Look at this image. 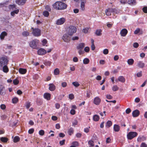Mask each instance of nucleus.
<instances>
[{
	"label": "nucleus",
	"mask_w": 147,
	"mask_h": 147,
	"mask_svg": "<svg viewBox=\"0 0 147 147\" xmlns=\"http://www.w3.org/2000/svg\"><path fill=\"white\" fill-rule=\"evenodd\" d=\"M52 5L54 9L57 10L65 9L67 6L65 3L58 1L55 2Z\"/></svg>",
	"instance_id": "obj_1"
},
{
	"label": "nucleus",
	"mask_w": 147,
	"mask_h": 147,
	"mask_svg": "<svg viewBox=\"0 0 147 147\" xmlns=\"http://www.w3.org/2000/svg\"><path fill=\"white\" fill-rule=\"evenodd\" d=\"M39 42V40L37 39H35L30 42V45L33 49H38L37 45Z\"/></svg>",
	"instance_id": "obj_2"
},
{
	"label": "nucleus",
	"mask_w": 147,
	"mask_h": 147,
	"mask_svg": "<svg viewBox=\"0 0 147 147\" xmlns=\"http://www.w3.org/2000/svg\"><path fill=\"white\" fill-rule=\"evenodd\" d=\"M138 135L137 132L134 131H130L127 134V138L128 139L131 140L136 137Z\"/></svg>",
	"instance_id": "obj_3"
},
{
	"label": "nucleus",
	"mask_w": 147,
	"mask_h": 147,
	"mask_svg": "<svg viewBox=\"0 0 147 147\" xmlns=\"http://www.w3.org/2000/svg\"><path fill=\"white\" fill-rule=\"evenodd\" d=\"M77 31L76 28L73 26H71L69 27L68 29V33L70 36H72L76 33Z\"/></svg>",
	"instance_id": "obj_4"
},
{
	"label": "nucleus",
	"mask_w": 147,
	"mask_h": 147,
	"mask_svg": "<svg viewBox=\"0 0 147 147\" xmlns=\"http://www.w3.org/2000/svg\"><path fill=\"white\" fill-rule=\"evenodd\" d=\"M31 29L32 30V34L33 35L35 36H38L41 35V30L38 28H32Z\"/></svg>",
	"instance_id": "obj_5"
},
{
	"label": "nucleus",
	"mask_w": 147,
	"mask_h": 147,
	"mask_svg": "<svg viewBox=\"0 0 147 147\" xmlns=\"http://www.w3.org/2000/svg\"><path fill=\"white\" fill-rule=\"evenodd\" d=\"M8 60L5 57H2L0 58V66L2 67L3 65H7L8 64Z\"/></svg>",
	"instance_id": "obj_6"
},
{
	"label": "nucleus",
	"mask_w": 147,
	"mask_h": 147,
	"mask_svg": "<svg viewBox=\"0 0 147 147\" xmlns=\"http://www.w3.org/2000/svg\"><path fill=\"white\" fill-rule=\"evenodd\" d=\"M115 9L109 8L105 10V12L106 15L109 16L111 15V12H113L117 13Z\"/></svg>",
	"instance_id": "obj_7"
},
{
	"label": "nucleus",
	"mask_w": 147,
	"mask_h": 147,
	"mask_svg": "<svg viewBox=\"0 0 147 147\" xmlns=\"http://www.w3.org/2000/svg\"><path fill=\"white\" fill-rule=\"evenodd\" d=\"M62 38L65 42H69L71 40V37L68 34H65L63 35Z\"/></svg>",
	"instance_id": "obj_8"
},
{
	"label": "nucleus",
	"mask_w": 147,
	"mask_h": 147,
	"mask_svg": "<svg viewBox=\"0 0 147 147\" xmlns=\"http://www.w3.org/2000/svg\"><path fill=\"white\" fill-rule=\"evenodd\" d=\"M37 54L39 55H45L47 53L46 51L43 48H40L37 51Z\"/></svg>",
	"instance_id": "obj_9"
},
{
	"label": "nucleus",
	"mask_w": 147,
	"mask_h": 147,
	"mask_svg": "<svg viewBox=\"0 0 147 147\" xmlns=\"http://www.w3.org/2000/svg\"><path fill=\"white\" fill-rule=\"evenodd\" d=\"M65 18H62L58 19L57 21L56 24L57 25H61L63 24L65 22Z\"/></svg>",
	"instance_id": "obj_10"
},
{
	"label": "nucleus",
	"mask_w": 147,
	"mask_h": 147,
	"mask_svg": "<svg viewBox=\"0 0 147 147\" xmlns=\"http://www.w3.org/2000/svg\"><path fill=\"white\" fill-rule=\"evenodd\" d=\"M127 33V30L125 28H124L122 29L121 31L120 34L121 36L125 37Z\"/></svg>",
	"instance_id": "obj_11"
},
{
	"label": "nucleus",
	"mask_w": 147,
	"mask_h": 147,
	"mask_svg": "<svg viewBox=\"0 0 147 147\" xmlns=\"http://www.w3.org/2000/svg\"><path fill=\"white\" fill-rule=\"evenodd\" d=\"M101 102V99L98 97H96L94 100V103L96 105H98Z\"/></svg>",
	"instance_id": "obj_12"
},
{
	"label": "nucleus",
	"mask_w": 147,
	"mask_h": 147,
	"mask_svg": "<svg viewBox=\"0 0 147 147\" xmlns=\"http://www.w3.org/2000/svg\"><path fill=\"white\" fill-rule=\"evenodd\" d=\"M145 63L141 61H138L137 66L139 68H142L145 66Z\"/></svg>",
	"instance_id": "obj_13"
},
{
	"label": "nucleus",
	"mask_w": 147,
	"mask_h": 147,
	"mask_svg": "<svg viewBox=\"0 0 147 147\" xmlns=\"http://www.w3.org/2000/svg\"><path fill=\"white\" fill-rule=\"evenodd\" d=\"M85 46V44L84 43H79L77 46L76 48L77 49H82Z\"/></svg>",
	"instance_id": "obj_14"
},
{
	"label": "nucleus",
	"mask_w": 147,
	"mask_h": 147,
	"mask_svg": "<svg viewBox=\"0 0 147 147\" xmlns=\"http://www.w3.org/2000/svg\"><path fill=\"white\" fill-rule=\"evenodd\" d=\"M132 114L134 117H137L139 115L140 111L138 110H135L133 111Z\"/></svg>",
	"instance_id": "obj_15"
},
{
	"label": "nucleus",
	"mask_w": 147,
	"mask_h": 147,
	"mask_svg": "<svg viewBox=\"0 0 147 147\" xmlns=\"http://www.w3.org/2000/svg\"><path fill=\"white\" fill-rule=\"evenodd\" d=\"M49 89L51 91H53L55 89L56 86L53 83L49 84Z\"/></svg>",
	"instance_id": "obj_16"
},
{
	"label": "nucleus",
	"mask_w": 147,
	"mask_h": 147,
	"mask_svg": "<svg viewBox=\"0 0 147 147\" xmlns=\"http://www.w3.org/2000/svg\"><path fill=\"white\" fill-rule=\"evenodd\" d=\"M51 95L49 93H46L44 94V97L47 100H49L51 99Z\"/></svg>",
	"instance_id": "obj_17"
},
{
	"label": "nucleus",
	"mask_w": 147,
	"mask_h": 147,
	"mask_svg": "<svg viewBox=\"0 0 147 147\" xmlns=\"http://www.w3.org/2000/svg\"><path fill=\"white\" fill-rule=\"evenodd\" d=\"M86 0L81 1L80 5L81 9L82 11H84L85 9V3H86Z\"/></svg>",
	"instance_id": "obj_18"
},
{
	"label": "nucleus",
	"mask_w": 147,
	"mask_h": 147,
	"mask_svg": "<svg viewBox=\"0 0 147 147\" xmlns=\"http://www.w3.org/2000/svg\"><path fill=\"white\" fill-rule=\"evenodd\" d=\"M127 3L128 4L133 6L136 5V2L135 0H128Z\"/></svg>",
	"instance_id": "obj_19"
},
{
	"label": "nucleus",
	"mask_w": 147,
	"mask_h": 147,
	"mask_svg": "<svg viewBox=\"0 0 147 147\" xmlns=\"http://www.w3.org/2000/svg\"><path fill=\"white\" fill-rule=\"evenodd\" d=\"M113 129L115 132H118L120 130V127L117 124H115L113 126Z\"/></svg>",
	"instance_id": "obj_20"
},
{
	"label": "nucleus",
	"mask_w": 147,
	"mask_h": 147,
	"mask_svg": "<svg viewBox=\"0 0 147 147\" xmlns=\"http://www.w3.org/2000/svg\"><path fill=\"white\" fill-rule=\"evenodd\" d=\"M7 34L5 31L2 32L0 35V38L1 40H3L4 39V37L5 36L7 35Z\"/></svg>",
	"instance_id": "obj_21"
},
{
	"label": "nucleus",
	"mask_w": 147,
	"mask_h": 147,
	"mask_svg": "<svg viewBox=\"0 0 147 147\" xmlns=\"http://www.w3.org/2000/svg\"><path fill=\"white\" fill-rule=\"evenodd\" d=\"M71 145L69 147H77L79 146V143L77 141H74L71 143Z\"/></svg>",
	"instance_id": "obj_22"
},
{
	"label": "nucleus",
	"mask_w": 147,
	"mask_h": 147,
	"mask_svg": "<svg viewBox=\"0 0 147 147\" xmlns=\"http://www.w3.org/2000/svg\"><path fill=\"white\" fill-rule=\"evenodd\" d=\"M19 73L22 74H25L27 72V70L25 69L20 68L19 70Z\"/></svg>",
	"instance_id": "obj_23"
},
{
	"label": "nucleus",
	"mask_w": 147,
	"mask_h": 147,
	"mask_svg": "<svg viewBox=\"0 0 147 147\" xmlns=\"http://www.w3.org/2000/svg\"><path fill=\"white\" fill-rule=\"evenodd\" d=\"M139 33L140 34H142L143 33V31L142 30L140 31L139 28H137L134 32V34H137Z\"/></svg>",
	"instance_id": "obj_24"
},
{
	"label": "nucleus",
	"mask_w": 147,
	"mask_h": 147,
	"mask_svg": "<svg viewBox=\"0 0 147 147\" xmlns=\"http://www.w3.org/2000/svg\"><path fill=\"white\" fill-rule=\"evenodd\" d=\"M99 117L97 115H95L93 116V119L95 121H98L99 120Z\"/></svg>",
	"instance_id": "obj_25"
},
{
	"label": "nucleus",
	"mask_w": 147,
	"mask_h": 147,
	"mask_svg": "<svg viewBox=\"0 0 147 147\" xmlns=\"http://www.w3.org/2000/svg\"><path fill=\"white\" fill-rule=\"evenodd\" d=\"M134 61L132 59H128L127 61V63L129 65H132L134 63Z\"/></svg>",
	"instance_id": "obj_26"
},
{
	"label": "nucleus",
	"mask_w": 147,
	"mask_h": 147,
	"mask_svg": "<svg viewBox=\"0 0 147 147\" xmlns=\"http://www.w3.org/2000/svg\"><path fill=\"white\" fill-rule=\"evenodd\" d=\"M3 71L5 73H7L9 71V69L7 66V65L3 66Z\"/></svg>",
	"instance_id": "obj_27"
},
{
	"label": "nucleus",
	"mask_w": 147,
	"mask_h": 147,
	"mask_svg": "<svg viewBox=\"0 0 147 147\" xmlns=\"http://www.w3.org/2000/svg\"><path fill=\"white\" fill-rule=\"evenodd\" d=\"M20 140V138L18 136H16L15 137L13 140V142L15 143H16L18 142Z\"/></svg>",
	"instance_id": "obj_28"
},
{
	"label": "nucleus",
	"mask_w": 147,
	"mask_h": 147,
	"mask_svg": "<svg viewBox=\"0 0 147 147\" xmlns=\"http://www.w3.org/2000/svg\"><path fill=\"white\" fill-rule=\"evenodd\" d=\"M74 130L72 128H70L68 130V133L69 134L70 136H71L72 134L74 133Z\"/></svg>",
	"instance_id": "obj_29"
},
{
	"label": "nucleus",
	"mask_w": 147,
	"mask_h": 147,
	"mask_svg": "<svg viewBox=\"0 0 147 147\" xmlns=\"http://www.w3.org/2000/svg\"><path fill=\"white\" fill-rule=\"evenodd\" d=\"M118 80L119 81L122 82H124L125 81V79L123 76H120L118 78Z\"/></svg>",
	"instance_id": "obj_30"
},
{
	"label": "nucleus",
	"mask_w": 147,
	"mask_h": 147,
	"mask_svg": "<svg viewBox=\"0 0 147 147\" xmlns=\"http://www.w3.org/2000/svg\"><path fill=\"white\" fill-rule=\"evenodd\" d=\"M146 140V138L144 136H139L137 138V141L139 142H141V140Z\"/></svg>",
	"instance_id": "obj_31"
},
{
	"label": "nucleus",
	"mask_w": 147,
	"mask_h": 147,
	"mask_svg": "<svg viewBox=\"0 0 147 147\" xmlns=\"http://www.w3.org/2000/svg\"><path fill=\"white\" fill-rule=\"evenodd\" d=\"M1 140L3 142L6 143L8 140V139L5 137H2L0 138Z\"/></svg>",
	"instance_id": "obj_32"
},
{
	"label": "nucleus",
	"mask_w": 147,
	"mask_h": 147,
	"mask_svg": "<svg viewBox=\"0 0 147 147\" xmlns=\"http://www.w3.org/2000/svg\"><path fill=\"white\" fill-rule=\"evenodd\" d=\"M91 28L90 27L85 28L82 30V31L85 33H87L88 32L89 30H90Z\"/></svg>",
	"instance_id": "obj_33"
},
{
	"label": "nucleus",
	"mask_w": 147,
	"mask_h": 147,
	"mask_svg": "<svg viewBox=\"0 0 147 147\" xmlns=\"http://www.w3.org/2000/svg\"><path fill=\"white\" fill-rule=\"evenodd\" d=\"M102 30L101 29L97 30L96 32V34L97 36H100L102 35Z\"/></svg>",
	"instance_id": "obj_34"
},
{
	"label": "nucleus",
	"mask_w": 147,
	"mask_h": 147,
	"mask_svg": "<svg viewBox=\"0 0 147 147\" xmlns=\"http://www.w3.org/2000/svg\"><path fill=\"white\" fill-rule=\"evenodd\" d=\"M88 144L90 147H91L94 146V142L92 140H90L88 142Z\"/></svg>",
	"instance_id": "obj_35"
},
{
	"label": "nucleus",
	"mask_w": 147,
	"mask_h": 147,
	"mask_svg": "<svg viewBox=\"0 0 147 147\" xmlns=\"http://www.w3.org/2000/svg\"><path fill=\"white\" fill-rule=\"evenodd\" d=\"M19 12V10L18 9L15 10L11 12V15L12 16H14L15 14H17Z\"/></svg>",
	"instance_id": "obj_36"
},
{
	"label": "nucleus",
	"mask_w": 147,
	"mask_h": 147,
	"mask_svg": "<svg viewBox=\"0 0 147 147\" xmlns=\"http://www.w3.org/2000/svg\"><path fill=\"white\" fill-rule=\"evenodd\" d=\"M72 84L76 88L78 87L80 85V84L77 82H73Z\"/></svg>",
	"instance_id": "obj_37"
},
{
	"label": "nucleus",
	"mask_w": 147,
	"mask_h": 147,
	"mask_svg": "<svg viewBox=\"0 0 147 147\" xmlns=\"http://www.w3.org/2000/svg\"><path fill=\"white\" fill-rule=\"evenodd\" d=\"M18 101V99L16 97H14L12 99V103H16Z\"/></svg>",
	"instance_id": "obj_38"
},
{
	"label": "nucleus",
	"mask_w": 147,
	"mask_h": 147,
	"mask_svg": "<svg viewBox=\"0 0 147 147\" xmlns=\"http://www.w3.org/2000/svg\"><path fill=\"white\" fill-rule=\"evenodd\" d=\"M54 74L55 75H57L59 73V71L58 68H56L55 69L54 71Z\"/></svg>",
	"instance_id": "obj_39"
},
{
	"label": "nucleus",
	"mask_w": 147,
	"mask_h": 147,
	"mask_svg": "<svg viewBox=\"0 0 147 147\" xmlns=\"http://www.w3.org/2000/svg\"><path fill=\"white\" fill-rule=\"evenodd\" d=\"M22 35L24 36H27L29 35V33L27 31H24L22 33Z\"/></svg>",
	"instance_id": "obj_40"
},
{
	"label": "nucleus",
	"mask_w": 147,
	"mask_h": 147,
	"mask_svg": "<svg viewBox=\"0 0 147 147\" xmlns=\"http://www.w3.org/2000/svg\"><path fill=\"white\" fill-rule=\"evenodd\" d=\"M83 62L84 64H88L89 62V60L88 59L86 58L83 60Z\"/></svg>",
	"instance_id": "obj_41"
},
{
	"label": "nucleus",
	"mask_w": 147,
	"mask_h": 147,
	"mask_svg": "<svg viewBox=\"0 0 147 147\" xmlns=\"http://www.w3.org/2000/svg\"><path fill=\"white\" fill-rule=\"evenodd\" d=\"M119 87L116 85H114L112 87V90L114 91H116L118 90Z\"/></svg>",
	"instance_id": "obj_42"
},
{
	"label": "nucleus",
	"mask_w": 147,
	"mask_h": 147,
	"mask_svg": "<svg viewBox=\"0 0 147 147\" xmlns=\"http://www.w3.org/2000/svg\"><path fill=\"white\" fill-rule=\"evenodd\" d=\"M42 45L45 46L47 42V41L46 39H44L42 41Z\"/></svg>",
	"instance_id": "obj_43"
},
{
	"label": "nucleus",
	"mask_w": 147,
	"mask_h": 147,
	"mask_svg": "<svg viewBox=\"0 0 147 147\" xmlns=\"http://www.w3.org/2000/svg\"><path fill=\"white\" fill-rule=\"evenodd\" d=\"M4 88L5 87L3 85H0V94L2 93V92Z\"/></svg>",
	"instance_id": "obj_44"
},
{
	"label": "nucleus",
	"mask_w": 147,
	"mask_h": 147,
	"mask_svg": "<svg viewBox=\"0 0 147 147\" xmlns=\"http://www.w3.org/2000/svg\"><path fill=\"white\" fill-rule=\"evenodd\" d=\"M112 122L110 121H108L107 123V125L108 127H109L112 125Z\"/></svg>",
	"instance_id": "obj_45"
},
{
	"label": "nucleus",
	"mask_w": 147,
	"mask_h": 147,
	"mask_svg": "<svg viewBox=\"0 0 147 147\" xmlns=\"http://www.w3.org/2000/svg\"><path fill=\"white\" fill-rule=\"evenodd\" d=\"M31 105V103L30 102H27L26 103V108L28 109L29 108Z\"/></svg>",
	"instance_id": "obj_46"
},
{
	"label": "nucleus",
	"mask_w": 147,
	"mask_h": 147,
	"mask_svg": "<svg viewBox=\"0 0 147 147\" xmlns=\"http://www.w3.org/2000/svg\"><path fill=\"white\" fill-rule=\"evenodd\" d=\"M69 98L71 100H72L74 98V95L73 94H71L69 95Z\"/></svg>",
	"instance_id": "obj_47"
},
{
	"label": "nucleus",
	"mask_w": 147,
	"mask_h": 147,
	"mask_svg": "<svg viewBox=\"0 0 147 147\" xmlns=\"http://www.w3.org/2000/svg\"><path fill=\"white\" fill-rule=\"evenodd\" d=\"M43 15L45 17H47L49 15V13L47 11H45L43 12Z\"/></svg>",
	"instance_id": "obj_48"
},
{
	"label": "nucleus",
	"mask_w": 147,
	"mask_h": 147,
	"mask_svg": "<svg viewBox=\"0 0 147 147\" xmlns=\"http://www.w3.org/2000/svg\"><path fill=\"white\" fill-rule=\"evenodd\" d=\"M142 76V71H140L138 73H137L136 74V76L138 77H140Z\"/></svg>",
	"instance_id": "obj_49"
},
{
	"label": "nucleus",
	"mask_w": 147,
	"mask_h": 147,
	"mask_svg": "<svg viewBox=\"0 0 147 147\" xmlns=\"http://www.w3.org/2000/svg\"><path fill=\"white\" fill-rule=\"evenodd\" d=\"M39 134L40 135L42 136L44 135L45 131L43 130H41L39 131Z\"/></svg>",
	"instance_id": "obj_50"
},
{
	"label": "nucleus",
	"mask_w": 147,
	"mask_h": 147,
	"mask_svg": "<svg viewBox=\"0 0 147 147\" xmlns=\"http://www.w3.org/2000/svg\"><path fill=\"white\" fill-rule=\"evenodd\" d=\"M13 82L14 85H16L18 84L19 81L17 79H15L13 80Z\"/></svg>",
	"instance_id": "obj_51"
},
{
	"label": "nucleus",
	"mask_w": 147,
	"mask_h": 147,
	"mask_svg": "<svg viewBox=\"0 0 147 147\" xmlns=\"http://www.w3.org/2000/svg\"><path fill=\"white\" fill-rule=\"evenodd\" d=\"M45 9L48 10L49 11H51V8L49 5H46L45 7Z\"/></svg>",
	"instance_id": "obj_52"
},
{
	"label": "nucleus",
	"mask_w": 147,
	"mask_h": 147,
	"mask_svg": "<svg viewBox=\"0 0 147 147\" xmlns=\"http://www.w3.org/2000/svg\"><path fill=\"white\" fill-rule=\"evenodd\" d=\"M143 11L145 13H147V7H144L142 8Z\"/></svg>",
	"instance_id": "obj_53"
},
{
	"label": "nucleus",
	"mask_w": 147,
	"mask_h": 147,
	"mask_svg": "<svg viewBox=\"0 0 147 147\" xmlns=\"http://www.w3.org/2000/svg\"><path fill=\"white\" fill-rule=\"evenodd\" d=\"M109 51L107 49H105L103 50V53L105 55H107Z\"/></svg>",
	"instance_id": "obj_54"
},
{
	"label": "nucleus",
	"mask_w": 147,
	"mask_h": 147,
	"mask_svg": "<svg viewBox=\"0 0 147 147\" xmlns=\"http://www.w3.org/2000/svg\"><path fill=\"white\" fill-rule=\"evenodd\" d=\"M84 51L88 53L90 49L88 47H86L84 48Z\"/></svg>",
	"instance_id": "obj_55"
},
{
	"label": "nucleus",
	"mask_w": 147,
	"mask_h": 147,
	"mask_svg": "<svg viewBox=\"0 0 147 147\" xmlns=\"http://www.w3.org/2000/svg\"><path fill=\"white\" fill-rule=\"evenodd\" d=\"M0 107L2 110H4L6 108V106L4 104H1L0 105Z\"/></svg>",
	"instance_id": "obj_56"
},
{
	"label": "nucleus",
	"mask_w": 147,
	"mask_h": 147,
	"mask_svg": "<svg viewBox=\"0 0 147 147\" xmlns=\"http://www.w3.org/2000/svg\"><path fill=\"white\" fill-rule=\"evenodd\" d=\"M67 83L65 82H63L61 84L63 88L66 87L67 86Z\"/></svg>",
	"instance_id": "obj_57"
},
{
	"label": "nucleus",
	"mask_w": 147,
	"mask_h": 147,
	"mask_svg": "<svg viewBox=\"0 0 147 147\" xmlns=\"http://www.w3.org/2000/svg\"><path fill=\"white\" fill-rule=\"evenodd\" d=\"M139 46V44L137 42H135L133 44V47L135 48H137Z\"/></svg>",
	"instance_id": "obj_58"
},
{
	"label": "nucleus",
	"mask_w": 147,
	"mask_h": 147,
	"mask_svg": "<svg viewBox=\"0 0 147 147\" xmlns=\"http://www.w3.org/2000/svg\"><path fill=\"white\" fill-rule=\"evenodd\" d=\"M70 113L71 114L74 115L76 113V111L72 109L71 110Z\"/></svg>",
	"instance_id": "obj_59"
},
{
	"label": "nucleus",
	"mask_w": 147,
	"mask_h": 147,
	"mask_svg": "<svg viewBox=\"0 0 147 147\" xmlns=\"http://www.w3.org/2000/svg\"><path fill=\"white\" fill-rule=\"evenodd\" d=\"M34 131V129L32 128L29 130L28 132L30 134H32L33 133Z\"/></svg>",
	"instance_id": "obj_60"
},
{
	"label": "nucleus",
	"mask_w": 147,
	"mask_h": 147,
	"mask_svg": "<svg viewBox=\"0 0 147 147\" xmlns=\"http://www.w3.org/2000/svg\"><path fill=\"white\" fill-rule=\"evenodd\" d=\"M65 140H63L62 141H61L59 142V144L61 145H63L65 144Z\"/></svg>",
	"instance_id": "obj_61"
},
{
	"label": "nucleus",
	"mask_w": 147,
	"mask_h": 147,
	"mask_svg": "<svg viewBox=\"0 0 147 147\" xmlns=\"http://www.w3.org/2000/svg\"><path fill=\"white\" fill-rule=\"evenodd\" d=\"M140 147H147V145L145 143L142 142L140 145Z\"/></svg>",
	"instance_id": "obj_62"
},
{
	"label": "nucleus",
	"mask_w": 147,
	"mask_h": 147,
	"mask_svg": "<svg viewBox=\"0 0 147 147\" xmlns=\"http://www.w3.org/2000/svg\"><path fill=\"white\" fill-rule=\"evenodd\" d=\"M114 60L115 61H116L118 60L119 59V57L118 55H115L114 57Z\"/></svg>",
	"instance_id": "obj_63"
},
{
	"label": "nucleus",
	"mask_w": 147,
	"mask_h": 147,
	"mask_svg": "<svg viewBox=\"0 0 147 147\" xmlns=\"http://www.w3.org/2000/svg\"><path fill=\"white\" fill-rule=\"evenodd\" d=\"M82 134L80 133H77L76 134V136L78 138H80L82 136Z\"/></svg>",
	"instance_id": "obj_64"
}]
</instances>
